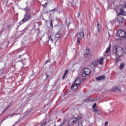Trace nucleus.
<instances>
[{"label": "nucleus", "mask_w": 126, "mask_h": 126, "mask_svg": "<svg viewBox=\"0 0 126 126\" xmlns=\"http://www.w3.org/2000/svg\"><path fill=\"white\" fill-rule=\"evenodd\" d=\"M125 50L126 49H124L121 47H117L114 46L112 48V50L114 54H115L116 56L117 57H122L124 54H125Z\"/></svg>", "instance_id": "obj_1"}, {"label": "nucleus", "mask_w": 126, "mask_h": 126, "mask_svg": "<svg viewBox=\"0 0 126 126\" xmlns=\"http://www.w3.org/2000/svg\"><path fill=\"white\" fill-rule=\"evenodd\" d=\"M124 21H125V18L124 16H123V15L118 16L116 20L111 21L109 23V25H111L112 26H113L114 24H115V26H119L120 24L124 23Z\"/></svg>", "instance_id": "obj_2"}, {"label": "nucleus", "mask_w": 126, "mask_h": 126, "mask_svg": "<svg viewBox=\"0 0 126 126\" xmlns=\"http://www.w3.org/2000/svg\"><path fill=\"white\" fill-rule=\"evenodd\" d=\"M26 9V13L24 15L23 19L20 22V24L22 25V24H23L24 23H25L28 19L30 18V17L31 16V13H30V12L29 11V9Z\"/></svg>", "instance_id": "obj_3"}, {"label": "nucleus", "mask_w": 126, "mask_h": 126, "mask_svg": "<svg viewBox=\"0 0 126 126\" xmlns=\"http://www.w3.org/2000/svg\"><path fill=\"white\" fill-rule=\"evenodd\" d=\"M81 84V81L80 80V79L77 78L76 80L74 82L73 84L71 85V88L73 91H75V90H76L77 88H79V86H80V85Z\"/></svg>", "instance_id": "obj_4"}, {"label": "nucleus", "mask_w": 126, "mask_h": 126, "mask_svg": "<svg viewBox=\"0 0 126 126\" xmlns=\"http://www.w3.org/2000/svg\"><path fill=\"white\" fill-rule=\"evenodd\" d=\"M81 120V116H78L77 118H71L69 121L68 126H73V125H75L76 124H77L79 122H80V120Z\"/></svg>", "instance_id": "obj_5"}, {"label": "nucleus", "mask_w": 126, "mask_h": 126, "mask_svg": "<svg viewBox=\"0 0 126 126\" xmlns=\"http://www.w3.org/2000/svg\"><path fill=\"white\" fill-rule=\"evenodd\" d=\"M116 11V13L118 16L123 15L124 13H125V15H126V4L123 7L121 8H116L115 9Z\"/></svg>", "instance_id": "obj_6"}, {"label": "nucleus", "mask_w": 126, "mask_h": 126, "mask_svg": "<svg viewBox=\"0 0 126 126\" xmlns=\"http://www.w3.org/2000/svg\"><path fill=\"white\" fill-rule=\"evenodd\" d=\"M90 74H91V70L89 68L86 67L83 69L82 73V76L83 77H85L86 75H90Z\"/></svg>", "instance_id": "obj_7"}, {"label": "nucleus", "mask_w": 126, "mask_h": 126, "mask_svg": "<svg viewBox=\"0 0 126 126\" xmlns=\"http://www.w3.org/2000/svg\"><path fill=\"white\" fill-rule=\"evenodd\" d=\"M117 37H120V38H124L125 37L126 38V32L123 30H119L117 33Z\"/></svg>", "instance_id": "obj_8"}, {"label": "nucleus", "mask_w": 126, "mask_h": 126, "mask_svg": "<svg viewBox=\"0 0 126 126\" xmlns=\"http://www.w3.org/2000/svg\"><path fill=\"white\" fill-rule=\"evenodd\" d=\"M79 35V36L77 39V43H78V45H80V41L84 38V32H83V31L80 32Z\"/></svg>", "instance_id": "obj_9"}, {"label": "nucleus", "mask_w": 126, "mask_h": 126, "mask_svg": "<svg viewBox=\"0 0 126 126\" xmlns=\"http://www.w3.org/2000/svg\"><path fill=\"white\" fill-rule=\"evenodd\" d=\"M61 32H58L54 36L55 40V43H57V41L58 40H60L61 39Z\"/></svg>", "instance_id": "obj_10"}, {"label": "nucleus", "mask_w": 126, "mask_h": 126, "mask_svg": "<svg viewBox=\"0 0 126 126\" xmlns=\"http://www.w3.org/2000/svg\"><path fill=\"white\" fill-rule=\"evenodd\" d=\"M112 91H114L116 92V91H118V92H121V87L120 86H114L112 89Z\"/></svg>", "instance_id": "obj_11"}, {"label": "nucleus", "mask_w": 126, "mask_h": 126, "mask_svg": "<svg viewBox=\"0 0 126 126\" xmlns=\"http://www.w3.org/2000/svg\"><path fill=\"white\" fill-rule=\"evenodd\" d=\"M91 65H93L94 67H96L98 65V60H93L92 62Z\"/></svg>", "instance_id": "obj_12"}, {"label": "nucleus", "mask_w": 126, "mask_h": 126, "mask_svg": "<svg viewBox=\"0 0 126 126\" xmlns=\"http://www.w3.org/2000/svg\"><path fill=\"white\" fill-rule=\"evenodd\" d=\"M98 61V63L100 64V65H103V62H104V58L101 57L98 59H97Z\"/></svg>", "instance_id": "obj_13"}, {"label": "nucleus", "mask_w": 126, "mask_h": 126, "mask_svg": "<svg viewBox=\"0 0 126 126\" xmlns=\"http://www.w3.org/2000/svg\"><path fill=\"white\" fill-rule=\"evenodd\" d=\"M95 79L96 80H104L106 79V77L105 76H98L97 77H96Z\"/></svg>", "instance_id": "obj_14"}, {"label": "nucleus", "mask_w": 126, "mask_h": 126, "mask_svg": "<svg viewBox=\"0 0 126 126\" xmlns=\"http://www.w3.org/2000/svg\"><path fill=\"white\" fill-rule=\"evenodd\" d=\"M86 52L84 54V57L85 58H88V56H89V49H86Z\"/></svg>", "instance_id": "obj_15"}, {"label": "nucleus", "mask_w": 126, "mask_h": 126, "mask_svg": "<svg viewBox=\"0 0 126 126\" xmlns=\"http://www.w3.org/2000/svg\"><path fill=\"white\" fill-rule=\"evenodd\" d=\"M110 51H111V47L109 46L106 49V50L105 51L104 53V56H107L106 54H108V53H109Z\"/></svg>", "instance_id": "obj_16"}, {"label": "nucleus", "mask_w": 126, "mask_h": 126, "mask_svg": "<svg viewBox=\"0 0 126 126\" xmlns=\"http://www.w3.org/2000/svg\"><path fill=\"white\" fill-rule=\"evenodd\" d=\"M17 115H19V113H13L12 114L9 115L8 116V118H12V117H14V116H17Z\"/></svg>", "instance_id": "obj_17"}, {"label": "nucleus", "mask_w": 126, "mask_h": 126, "mask_svg": "<svg viewBox=\"0 0 126 126\" xmlns=\"http://www.w3.org/2000/svg\"><path fill=\"white\" fill-rule=\"evenodd\" d=\"M101 25H100L99 23H97V29L98 31V32H100L101 31Z\"/></svg>", "instance_id": "obj_18"}, {"label": "nucleus", "mask_w": 126, "mask_h": 126, "mask_svg": "<svg viewBox=\"0 0 126 126\" xmlns=\"http://www.w3.org/2000/svg\"><path fill=\"white\" fill-rule=\"evenodd\" d=\"M125 67V63H121L119 66V68L120 69H123V68Z\"/></svg>", "instance_id": "obj_19"}, {"label": "nucleus", "mask_w": 126, "mask_h": 126, "mask_svg": "<svg viewBox=\"0 0 126 126\" xmlns=\"http://www.w3.org/2000/svg\"><path fill=\"white\" fill-rule=\"evenodd\" d=\"M49 41H51V42L53 43V41H54V40L53 39V38H52V35H50L49 36Z\"/></svg>", "instance_id": "obj_20"}, {"label": "nucleus", "mask_w": 126, "mask_h": 126, "mask_svg": "<svg viewBox=\"0 0 126 126\" xmlns=\"http://www.w3.org/2000/svg\"><path fill=\"white\" fill-rule=\"evenodd\" d=\"M66 122V121H65V120H64L63 121V123L61 124V125H60V126H63V125H64V124H65Z\"/></svg>", "instance_id": "obj_21"}, {"label": "nucleus", "mask_w": 126, "mask_h": 126, "mask_svg": "<svg viewBox=\"0 0 126 126\" xmlns=\"http://www.w3.org/2000/svg\"><path fill=\"white\" fill-rule=\"evenodd\" d=\"M67 73H68V70H66L64 73V75H66V74H67Z\"/></svg>", "instance_id": "obj_22"}, {"label": "nucleus", "mask_w": 126, "mask_h": 126, "mask_svg": "<svg viewBox=\"0 0 126 126\" xmlns=\"http://www.w3.org/2000/svg\"><path fill=\"white\" fill-rule=\"evenodd\" d=\"M94 113H95V114H97V113H98V110H97L96 109L94 108Z\"/></svg>", "instance_id": "obj_23"}, {"label": "nucleus", "mask_w": 126, "mask_h": 126, "mask_svg": "<svg viewBox=\"0 0 126 126\" xmlns=\"http://www.w3.org/2000/svg\"><path fill=\"white\" fill-rule=\"evenodd\" d=\"M97 107L96 103H94V104L93 105V108L95 109Z\"/></svg>", "instance_id": "obj_24"}, {"label": "nucleus", "mask_w": 126, "mask_h": 126, "mask_svg": "<svg viewBox=\"0 0 126 126\" xmlns=\"http://www.w3.org/2000/svg\"><path fill=\"white\" fill-rule=\"evenodd\" d=\"M45 125H47V122L46 121L42 124L41 126H45Z\"/></svg>", "instance_id": "obj_25"}, {"label": "nucleus", "mask_w": 126, "mask_h": 126, "mask_svg": "<svg viewBox=\"0 0 126 126\" xmlns=\"http://www.w3.org/2000/svg\"><path fill=\"white\" fill-rule=\"evenodd\" d=\"M50 63V60H48L46 61V62L45 63V64H47V63Z\"/></svg>", "instance_id": "obj_26"}, {"label": "nucleus", "mask_w": 126, "mask_h": 126, "mask_svg": "<svg viewBox=\"0 0 126 126\" xmlns=\"http://www.w3.org/2000/svg\"><path fill=\"white\" fill-rule=\"evenodd\" d=\"M8 108H9V105H8L7 108L5 109V110L3 111L4 112H5V111H6V110H7L8 109Z\"/></svg>", "instance_id": "obj_27"}, {"label": "nucleus", "mask_w": 126, "mask_h": 126, "mask_svg": "<svg viewBox=\"0 0 126 126\" xmlns=\"http://www.w3.org/2000/svg\"><path fill=\"white\" fill-rule=\"evenodd\" d=\"M8 108H9V105H8L7 108L5 109V110L3 111L4 112H5V111H6V110H7L8 109Z\"/></svg>", "instance_id": "obj_28"}, {"label": "nucleus", "mask_w": 126, "mask_h": 126, "mask_svg": "<svg viewBox=\"0 0 126 126\" xmlns=\"http://www.w3.org/2000/svg\"><path fill=\"white\" fill-rule=\"evenodd\" d=\"M85 102H90V99H86Z\"/></svg>", "instance_id": "obj_29"}, {"label": "nucleus", "mask_w": 126, "mask_h": 126, "mask_svg": "<svg viewBox=\"0 0 126 126\" xmlns=\"http://www.w3.org/2000/svg\"><path fill=\"white\" fill-rule=\"evenodd\" d=\"M52 22H53V21L51 20L50 23V26H53V23Z\"/></svg>", "instance_id": "obj_30"}, {"label": "nucleus", "mask_w": 126, "mask_h": 126, "mask_svg": "<svg viewBox=\"0 0 126 126\" xmlns=\"http://www.w3.org/2000/svg\"><path fill=\"white\" fill-rule=\"evenodd\" d=\"M64 77H65V75L64 74L63 77V79H64Z\"/></svg>", "instance_id": "obj_31"}, {"label": "nucleus", "mask_w": 126, "mask_h": 126, "mask_svg": "<svg viewBox=\"0 0 126 126\" xmlns=\"http://www.w3.org/2000/svg\"><path fill=\"white\" fill-rule=\"evenodd\" d=\"M105 126H107V125H108V122H106L105 123Z\"/></svg>", "instance_id": "obj_32"}, {"label": "nucleus", "mask_w": 126, "mask_h": 126, "mask_svg": "<svg viewBox=\"0 0 126 126\" xmlns=\"http://www.w3.org/2000/svg\"><path fill=\"white\" fill-rule=\"evenodd\" d=\"M78 17L80 16V13H78Z\"/></svg>", "instance_id": "obj_33"}, {"label": "nucleus", "mask_w": 126, "mask_h": 126, "mask_svg": "<svg viewBox=\"0 0 126 126\" xmlns=\"http://www.w3.org/2000/svg\"><path fill=\"white\" fill-rule=\"evenodd\" d=\"M108 35H109V37H108V39H110V33L108 32Z\"/></svg>", "instance_id": "obj_34"}, {"label": "nucleus", "mask_w": 126, "mask_h": 126, "mask_svg": "<svg viewBox=\"0 0 126 126\" xmlns=\"http://www.w3.org/2000/svg\"><path fill=\"white\" fill-rule=\"evenodd\" d=\"M55 9H52V10H50V11H54V10H55Z\"/></svg>", "instance_id": "obj_35"}, {"label": "nucleus", "mask_w": 126, "mask_h": 126, "mask_svg": "<svg viewBox=\"0 0 126 126\" xmlns=\"http://www.w3.org/2000/svg\"><path fill=\"white\" fill-rule=\"evenodd\" d=\"M46 77H47V78H48V77H49V75H47Z\"/></svg>", "instance_id": "obj_36"}, {"label": "nucleus", "mask_w": 126, "mask_h": 126, "mask_svg": "<svg viewBox=\"0 0 126 126\" xmlns=\"http://www.w3.org/2000/svg\"><path fill=\"white\" fill-rule=\"evenodd\" d=\"M19 58H21V55L19 56Z\"/></svg>", "instance_id": "obj_37"}, {"label": "nucleus", "mask_w": 126, "mask_h": 126, "mask_svg": "<svg viewBox=\"0 0 126 126\" xmlns=\"http://www.w3.org/2000/svg\"><path fill=\"white\" fill-rule=\"evenodd\" d=\"M20 62H21V63H22L23 61H22V60H21Z\"/></svg>", "instance_id": "obj_38"}, {"label": "nucleus", "mask_w": 126, "mask_h": 126, "mask_svg": "<svg viewBox=\"0 0 126 126\" xmlns=\"http://www.w3.org/2000/svg\"><path fill=\"white\" fill-rule=\"evenodd\" d=\"M105 126H106V125Z\"/></svg>", "instance_id": "obj_39"}]
</instances>
